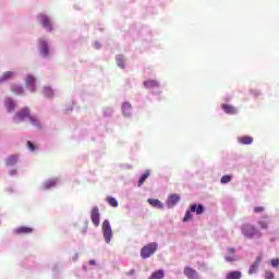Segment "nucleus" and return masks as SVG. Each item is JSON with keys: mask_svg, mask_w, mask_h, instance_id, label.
Returning <instances> with one entry per match:
<instances>
[{"mask_svg": "<svg viewBox=\"0 0 279 279\" xmlns=\"http://www.w3.org/2000/svg\"><path fill=\"white\" fill-rule=\"evenodd\" d=\"M241 232L245 236V239L248 240L256 239V236L260 239V236H263V233H260V231H258V229L250 222L241 226Z\"/></svg>", "mask_w": 279, "mask_h": 279, "instance_id": "f257e3e1", "label": "nucleus"}, {"mask_svg": "<svg viewBox=\"0 0 279 279\" xmlns=\"http://www.w3.org/2000/svg\"><path fill=\"white\" fill-rule=\"evenodd\" d=\"M196 213V215H202L204 213V205H197L193 204L190 206V209L185 211V216L183 217V222L186 223V221H191L193 219V214Z\"/></svg>", "mask_w": 279, "mask_h": 279, "instance_id": "f03ea898", "label": "nucleus"}, {"mask_svg": "<svg viewBox=\"0 0 279 279\" xmlns=\"http://www.w3.org/2000/svg\"><path fill=\"white\" fill-rule=\"evenodd\" d=\"M157 250H158V243L156 242L148 243L141 250V257L144 259L149 258L150 256H154L156 254Z\"/></svg>", "mask_w": 279, "mask_h": 279, "instance_id": "7ed1b4c3", "label": "nucleus"}, {"mask_svg": "<svg viewBox=\"0 0 279 279\" xmlns=\"http://www.w3.org/2000/svg\"><path fill=\"white\" fill-rule=\"evenodd\" d=\"M101 230L105 242L110 243V241L112 240V227L110 226L109 220H104L101 225Z\"/></svg>", "mask_w": 279, "mask_h": 279, "instance_id": "20e7f679", "label": "nucleus"}, {"mask_svg": "<svg viewBox=\"0 0 279 279\" xmlns=\"http://www.w3.org/2000/svg\"><path fill=\"white\" fill-rule=\"evenodd\" d=\"M29 117H32V111L29 110V107H24L15 114V121L16 123H21L22 121H25V119L29 120Z\"/></svg>", "mask_w": 279, "mask_h": 279, "instance_id": "39448f33", "label": "nucleus"}, {"mask_svg": "<svg viewBox=\"0 0 279 279\" xmlns=\"http://www.w3.org/2000/svg\"><path fill=\"white\" fill-rule=\"evenodd\" d=\"M183 274L185 277H187V279H202L197 270L190 266L184 267Z\"/></svg>", "mask_w": 279, "mask_h": 279, "instance_id": "423d86ee", "label": "nucleus"}, {"mask_svg": "<svg viewBox=\"0 0 279 279\" xmlns=\"http://www.w3.org/2000/svg\"><path fill=\"white\" fill-rule=\"evenodd\" d=\"M38 21L47 29L48 32H51L53 29V26L51 25V21H49V17L45 14L38 15Z\"/></svg>", "mask_w": 279, "mask_h": 279, "instance_id": "0eeeda50", "label": "nucleus"}, {"mask_svg": "<svg viewBox=\"0 0 279 279\" xmlns=\"http://www.w3.org/2000/svg\"><path fill=\"white\" fill-rule=\"evenodd\" d=\"M90 219H92V223L98 228L99 223H100V214H99V207H94L92 209V214H90Z\"/></svg>", "mask_w": 279, "mask_h": 279, "instance_id": "6e6552de", "label": "nucleus"}, {"mask_svg": "<svg viewBox=\"0 0 279 279\" xmlns=\"http://www.w3.org/2000/svg\"><path fill=\"white\" fill-rule=\"evenodd\" d=\"M14 234L23 235V234H32L34 232V228L32 227H19L14 229Z\"/></svg>", "mask_w": 279, "mask_h": 279, "instance_id": "1a4fd4ad", "label": "nucleus"}, {"mask_svg": "<svg viewBox=\"0 0 279 279\" xmlns=\"http://www.w3.org/2000/svg\"><path fill=\"white\" fill-rule=\"evenodd\" d=\"M28 121L31 125H33V128H36L37 130H43V122L40 121V119H38V117L31 116Z\"/></svg>", "mask_w": 279, "mask_h": 279, "instance_id": "9d476101", "label": "nucleus"}, {"mask_svg": "<svg viewBox=\"0 0 279 279\" xmlns=\"http://www.w3.org/2000/svg\"><path fill=\"white\" fill-rule=\"evenodd\" d=\"M39 49L44 58H47V56H49V46L47 45V41L39 39Z\"/></svg>", "mask_w": 279, "mask_h": 279, "instance_id": "9b49d317", "label": "nucleus"}, {"mask_svg": "<svg viewBox=\"0 0 279 279\" xmlns=\"http://www.w3.org/2000/svg\"><path fill=\"white\" fill-rule=\"evenodd\" d=\"M178 202H180V195H178V194L170 195L167 199L168 208H173V206H175V204H178Z\"/></svg>", "mask_w": 279, "mask_h": 279, "instance_id": "f8f14e48", "label": "nucleus"}, {"mask_svg": "<svg viewBox=\"0 0 279 279\" xmlns=\"http://www.w3.org/2000/svg\"><path fill=\"white\" fill-rule=\"evenodd\" d=\"M221 108H222L223 112H226V114H236V112H238L236 107H234L232 105L222 104Z\"/></svg>", "mask_w": 279, "mask_h": 279, "instance_id": "ddd939ff", "label": "nucleus"}, {"mask_svg": "<svg viewBox=\"0 0 279 279\" xmlns=\"http://www.w3.org/2000/svg\"><path fill=\"white\" fill-rule=\"evenodd\" d=\"M122 114L124 117H130L132 114V104L130 102L122 104Z\"/></svg>", "mask_w": 279, "mask_h": 279, "instance_id": "4468645a", "label": "nucleus"}, {"mask_svg": "<svg viewBox=\"0 0 279 279\" xmlns=\"http://www.w3.org/2000/svg\"><path fill=\"white\" fill-rule=\"evenodd\" d=\"M238 143H241V145H252V143H254V137L244 135L238 137Z\"/></svg>", "mask_w": 279, "mask_h": 279, "instance_id": "2eb2a0df", "label": "nucleus"}, {"mask_svg": "<svg viewBox=\"0 0 279 279\" xmlns=\"http://www.w3.org/2000/svg\"><path fill=\"white\" fill-rule=\"evenodd\" d=\"M262 260H263L262 257H257L256 260L252 264V266L248 269L250 276H252V274H256V271H258V265H260Z\"/></svg>", "mask_w": 279, "mask_h": 279, "instance_id": "dca6fc26", "label": "nucleus"}, {"mask_svg": "<svg viewBox=\"0 0 279 279\" xmlns=\"http://www.w3.org/2000/svg\"><path fill=\"white\" fill-rule=\"evenodd\" d=\"M148 204H150L153 208H158L159 210H162V208H165V205L159 199L156 198H149Z\"/></svg>", "mask_w": 279, "mask_h": 279, "instance_id": "f3484780", "label": "nucleus"}, {"mask_svg": "<svg viewBox=\"0 0 279 279\" xmlns=\"http://www.w3.org/2000/svg\"><path fill=\"white\" fill-rule=\"evenodd\" d=\"M144 86L145 88H158V86H160V83H158V81L147 80L144 82Z\"/></svg>", "mask_w": 279, "mask_h": 279, "instance_id": "a211bd4d", "label": "nucleus"}, {"mask_svg": "<svg viewBox=\"0 0 279 279\" xmlns=\"http://www.w3.org/2000/svg\"><path fill=\"white\" fill-rule=\"evenodd\" d=\"M4 104L8 112H13V110L16 108V104H14V100H12L11 98H7Z\"/></svg>", "mask_w": 279, "mask_h": 279, "instance_id": "6ab92c4d", "label": "nucleus"}, {"mask_svg": "<svg viewBox=\"0 0 279 279\" xmlns=\"http://www.w3.org/2000/svg\"><path fill=\"white\" fill-rule=\"evenodd\" d=\"M14 75H16L15 72L7 71L0 77V82H8V80H12V77H14Z\"/></svg>", "mask_w": 279, "mask_h": 279, "instance_id": "aec40b11", "label": "nucleus"}, {"mask_svg": "<svg viewBox=\"0 0 279 279\" xmlns=\"http://www.w3.org/2000/svg\"><path fill=\"white\" fill-rule=\"evenodd\" d=\"M242 276L241 271H230L227 274L226 279H241Z\"/></svg>", "mask_w": 279, "mask_h": 279, "instance_id": "412c9836", "label": "nucleus"}, {"mask_svg": "<svg viewBox=\"0 0 279 279\" xmlns=\"http://www.w3.org/2000/svg\"><path fill=\"white\" fill-rule=\"evenodd\" d=\"M35 85H36V77H34L32 75H27L26 76V86L28 88H34Z\"/></svg>", "mask_w": 279, "mask_h": 279, "instance_id": "4be33fe9", "label": "nucleus"}, {"mask_svg": "<svg viewBox=\"0 0 279 279\" xmlns=\"http://www.w3.org/2000/svg\"><path fill=\"white\" fill-rule=\"evenodd\" d=\"M19 162V156L12 155L7 159V166L8 167H13V165H16Z\"/></svg>", "mask_w": 279, "mask_h": 279, "instance_id": "5701e85b", "label": "nucleus"}, {"mask_svg": "<svg viewBox=\"0 0 279 279\" xmlns=\"http://www.w3.org/2000/svg\"><path fill=\"white\" fill-rule=\"evenodd\" d=\"M11 90H12V93H14L15 95H23V93H24L23 86L16 85V84H13V85H12Z\"/></svg>", "mask_w": 279, "mask_h": 279, "instance_id": "b1692460", "label": "nucleus"}, {"mask_svg": "<svg viewBox=\"0 0 279 279\" xmlns=\"http://www.w3.org/2000/svg\"><path fill=\"white\" fill-rule=\"evenodd\" d=\"M107 204H109V206H112V208H117L119 206V201H117V198L112 197V196H108L106 198Z\"/></svg>", "mask_w": 279, "mask_h": 279, "instance_id": "393cba45", "label": "nucleus"}, {"mask_svg": "<svg viewBox=\"0 0 279 279\" xmlns=\"http://www.w3.org/2000/svg\"><path fill=\"white\" fill-rule=\"evenodd\" d=\"M116 62H117L118 66H120V69H125V61L123 60V56L119 54L116 58Z\"/></svg>", "mask_w": 279, "mask_h": 279, "instance_id": "a878e982", "label": "nucleus"}, {"mask_svg": "<svg viewBox=\"0 0 279 279\" xmlns=\"http://www.w3.org/2000/svg\"><path fill=\"white\" fill-rule=\"evenodd\" d=\"M147 178H149V170H147L144 174H142V177L140 178V181L137 183V186H143V184H145V180H147Z\"/></svg>", "mask_w": 279, "mask_h": 279, "instance_id": "bb28decb", "label": "nucleus"}, {"mask_svg": "<svg viewBox=\"0 0 279 279\" xmlns=\"http://www.w3.org/2000/svg\"><path fill=\"white\" fill-rule=\"evenodd\" d=\"M43 94L45 95V97H48V99H51V97H53V89H51L50 87H45Z\"/></svg>", "mask_w": 279, "mask_h": 279, "instance_id": "cd10ccee", "label": "nucleus"}, {"mask_svg": "<svg viewBox=\"0 0 279 279\" xmlns=\"http://www.w3.org/2000/svg\"><path fill=\"white\" fill-rule=\"evenodd\" d=\"M258 226L262 230H267L269 228V221L267 220H259Z\"/></svg>", "mask_w": 279, "mask_h": 279, "instance_id": "c85d7f7f", "label": "nucleus"}, {"mask_svg": "<svg viewBox=\"0 0 279 279\" xmlns=\"http://www.w3.org/2000/svg\"><path fill=\"white\" fill-rule=\"evenodd\" d=\"M220 182H221V184H228V182H232V175H230V174L223 175L220 179Z\"/></svg>", "mask_w": 279, "mask_h": 279, "instance_id": "c756f323", "label": "nucleus"}, {"mask_svg": "<svg viewBox=\"0 0 279 279\" xmlns=\"http://www.w3.org/2000/svg\"><path fill=\"white\" fill-rule=\"evenodd\" d=\"M225 260H227V263H234V260H236V255H226Z\"/></svg>", "mask_w": 279, "mask_h": 279, "instance_id": "7c9ffc66", "label": "nucleus"}, {"mask_svg": "<svg viewBox=\"0 0 279 279\" xmlns=\"http://www.w3.org/2000/svg\"><path fill=\"white\" fill-rule=\"evenodd\" d=\"M264 278L265 279H274V278H276V276L274 275V272L271 270H266Z\"/></svg>", "mask_w": 279, "mask_h": 279, "instance_id": "2f4dec72", "label": "nucleus"}, {"mask_svg": "<svg viewBox=\"0 0 279 279\" xmlns=\"http://www.w3.org/2000/svg\"><path fill=\"white\" fill-rule=\"evenodd\" d=\"M56 185V181L51 180L44 184V189H51Z\"/></svg>", "mask_w": 279, "mask_h": 279, "instance_id": "473e14b6", "label": "nucleus"}, {"mask_svg": "<svg viewBox=\"0 0 279 279\" xmlns=\"http://www.w3.org/2000/svg\"><path fill=\"white\" fill-rule=\"evenodd\" d=\"M26 145H27L29 151H36V145H34V143H32L31 141H28V142L26 143Z\"/></svg>", "mask_w": 279, "mask_h": 279, "instance_id": "72a5a7b5", "label": "nucleus"}, {"mask_svg": "<svg viewBox=\"0 0 279 279\" xmlns=\"http://www.w3.org/2000/svg\"><path fill=\"white\" fill-rule=\"evenodd\" d=\"M271 266L272 267H279V258H274V259H271Z\"/></svg>", "mask_w": 279, "mask_h": 279, "instance_id": "f704fd0d", "label": "nucleus"}, {"mask_svg": "<svg viewBox=\"0 0 279 279\" xmlns=\"http://www.w3.org/2000/svg\"><path fill=\"white\" fill-rule=\"evenodd\" d=\"M265 210V207L262 206H257L254 208V213L258 214V213H263Z\"/></svg>", "mask_w": 279, "mask_h": 279, "instance_id": "c9c22d12", "label": "nucleus"}, {"mask_svg": "<svg viewBox=\"0 0 279 279\" xmlns=\"http://www.w3.org/2000/svg\"><path fill=\"white\" fill-rule=\"evenodd\" d=\"M234 252H236V250L234 247L228 248V254H230L231 256H234Z\"/></svg>", "mask_w": 279, "mask_h": 279, "instance_id": "e433bc0d", "label": "nucleus"}, {"mask_svg": "<svg viewBox=\"0 0 279 279\" xmlns=\"http://www.w3.org/2000/svg\"><path fill=\"white\" fill-rule=\"evenodd\" d=\"M136 274L135 269H131L129 272H126V276H134Z\"/></svg>", "mask_w": 279, "mask_h": 279, "instance_id": "4c0bfd02", "label": "nucleus"}, {"mask_svg": "<svg viewBox=\"0 0 279 279\" xmlns=\"http://www.w3.org/2000/svg\"><path fill=\"white\" fill-rule=\"evenodd\" d=\"M89 265L94 266L97 265V262H95V259L89 260Z\"/></svg>", "mask_w": 279, "mask_h": 279, "instance_id": "58836bf2", "label": "nucleus"}, {"mask_svg": "<svg viewBox=\"0 0 279 279\" xmlns=\"http://www.w3.org/2000/svg\"><path fill=\"white\" fill-rule=\"evenodd\" d=\"M109 112H112V110H111V109H109Z\"/></svg>", "mask_w": 279, "mask_h": 279, "instance_id": "ea45409f", "label": "nucleus"}]
</instances>
